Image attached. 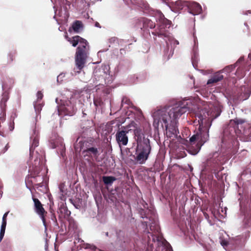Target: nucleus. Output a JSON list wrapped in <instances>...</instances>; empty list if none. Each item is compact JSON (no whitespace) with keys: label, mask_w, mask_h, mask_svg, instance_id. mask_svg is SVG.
Returning <instances> with one entry per match:
<instances>
[{"label":"nucleus","mask_w":251,"mask_h":251,"mask_svg":"<svg viewBox=\"0 0 251 251\" xmlns=\"http://www.w3.org/2000/svg\"><path fill=\"white\" fill-rule=\"evenodd\" d=\"M187 110L188 107L185 105H182L181 102L174 106L161 108L153 114L154 123L157 121L158 124L160 123L170 137L173 135H177L178 133L177 119Z\"/></svg>","instance_id":"obj_1"},{"label":"nucleus","mask_w":251,"mask_h":251,"mask_svg":"<svg viewBox=\"0 0 251 251\" xmlns=\"http://www.w3.org/2000/svg\"><path fill=\"white\" fill-rule=\"evenodd\" d=\"M66 39L73 47H75L78 45L75 54L76 66V71H75L79 73L84 68L89 53V43L86 39L78 35H75L72 37L66 36Z\"/></svg>","instance_id":"obj_2"},{"label":"nucleus","mask_w":251,"mask_h":251,"mask_svg":"<svg viewBox=\"0 0 251 251\" xmlns=\"http://www.w3.org/2000/svg\"><path fill=\"white\" fill-rule=\"evenodd\" d=\"M151 143L137 145L136 149L135 160L139 164H143L148 159L151 152Z\"/></svg>","instance_id":"obj_3"},{"label":"nucleus","mask_w":251,"mask_h":251,"mask_svg":"<svg viewBox=\"0 0 251 251\" xmlns=\"http://www.w3.org/2000/svg\"><path fill=\"white\" fill-rule=\"evenodd\" d=\"M94 78L97 81L104 82V84L108 85L113 81L112 75L110 74L109 69L106 66L96 68L94 72Z\"/></svg>","instance_id":"obj_4"},{"label":"nucleus","mask_w":251,"mask_h":251,"mask_svg":"<svg viewBox=\"0 0 251 251\" xmlns=\"http://www.w3.org/2000/svg\"><path fill=\"white\" fill-rule=\"evenodd\" d=\"M171 22L166 18L161 19L157 28L152 34L154 36L162 38H170V32L168 29L170 27Z\"/></svg>","instance_id":"obj_5"},{"label":"nucleus","mask_w":251,"mask_h":251,"mask_svg":"<svg viewBox=\"0 0 251 251\" xmlns=\"http://www.w3.org/2000/svg\"><path fill=\"white\" fill-rule=\"evenodd\" d=\"M13 80L11 79H7L5 80L2 84V89L4 91L2 95V98L0 101V107L1 108V112L2 113V116H5V108L6 106V102L9 99V91L12 87Z\"/></svg>","instance_id":"obj_6"},{"label":"nucleus","mask_w":251,"mask_h":251,"mask_svg":"<svg viewBox=\"0 0 251 251\" xmlns=\"http://www.w3.org/2000/svg\"><path fill=\"white\" fill-rule=\"evenodd\" d=\"M128 126L129 127H134L133 131L134 139L136 141L137 145L150 143V139L148 137H146L142 129L139 127L136 123L134 122H132L128 125Z\"/></svg>","instance_id":"obj_7"},{"label":"nucleus","mask_w":251,"mask_h":251,"mask_svg":"<svg viewBox=\"0 0 251 251\" xmlns=\"http://www.w3.org/2000/svg\"><path fill=\"white\" fill-rule=\"evenodd\" d=\"M128 126H122L117 131L115 135L116 140L119 146H126L127 144L128 138L127 134L131 130L128 129Z\"/></svg>","instance_id":"obj_8"},{"label":"nucleus","mask_w":251,"mask_h":251,"mask_svg":"<svg viewBox=\"0 0 251 251\" xmlns=\"http://www.w3.org/2000/svg\"><path fill=\"white\" fill-rule=\"evenodd\" d=\"M32 199L34 202V210L41 218L43 225L45 226H46L47 224L45 217L47 212L45 211L43 206V204L38 199L33 197Z\"/></svg>","instance_id":"obj_9"},{"label":"nucleus","mask_w":251,"mask_h":251,"mask_svg":"<svg viewBox=\"0 0 251 251\" xmlns=\"http://www.w3.org/2000/svg\"><path fill=\"white\" fill-rule=\"evenodd\" d=\"M75 111V106L70 101L67 102L66 104L60 106L58 108V112L59 113L62 112L66 115H73Z\"/></svg>","instance_id":"obj_10"},{"label":"nucleus","mask_w":251,"mask_h":251,"mask_svg":"<svg viewBox=\"0 0 251 251\" xmlns=\"http://www.w3.org/2000/svg\"><path fill=\"white\" fill-rule=\"evenodd\" d=\"M82 153L84 156L89 157H98L99 155L98 149L94 147H87V149L83 150Z\"/></svg>","instance_id":"obj_11"},{"label":"nucleus","mask_w":251,"mask_h":251,"mask_svg":"<svg viewBox=\"0 0 251 251\" xmlns=\"http://www.w3.org/2000/svg\"><path fill=\"white\" fill-rule=\"evenodd\" d=\"M197 134H199V149L200 150L201 147L208 140L209 134L206 129L200 130Z\"/></svg>","instance_id":"obj_12"},{"label":"nucleus","mask_w":251,"mask_h":251,"mask_svg":"<svg viewBox=\"0 0 251 251\" xmlns=\"http://www.w3.org/2000/svg\"><path fill=\"white\" fill-rule=\"evenodd\" d=\"M139 22L142 23L143 30H145L148 28L152 29L155 27V24L147 18H141Z\"/></svg>","instance_id":"obj_13"},{"label":"nucleus","mask_w":251,"mask_h":251,"mask_svg":"<svg viewBox=\"0 0 251 251\" xmlns=\"http://www.w3.org/2000/svg\"><path fill=\"white\" fill-rule=\"evenodd\" d=\"M223 78V75L220 72H217L208 80L207 84L209 85L212 83H217L222 80Z\"/></svg>","instance_id":"obj_14"},{"label":"nucleus","mask_w":251,"mask_h":251,"mask_svg":"<svg viewBox=\"0 0 251 251\" xmlns=\"http://www.w3.org/2000/svg\"><path fill=\"white\" fill-rule=\"evenodd\" d=\"M83 27V24L80 21H75L72 25V28L75 33H78L81 31Z\"/></svg>","instance_id":"obj_15"},{"label":"nucleus","mask_w":251,"mask_h":251,"mask_svg":"<svg viewBox=\"0 0 251 251\" xmlns=\"http://www.w3.org/2000/svg\"><path fill=\"white\" fill-rule=\"evenodd\" d=\"M17 51L15 50L10 51L7 56L6 64H11L16 58Z\"/></svg>","instance_id":"obj_16"},{"label":"nucleus","mask_w":251,"mask_h":251,"mask_svg":"<svg viewBox=\"0 0 251 251\" xmlns=\"http://www.w3.org/2000/svg\"><path fill=\"white\" fill-rule=\"evenodd\" d=\"M102 180L104 184L106 185L111 184L115 180L116 178L112 176H104Z\"/></svg>","instance_id":"obj_17"},{"label":"nucleus","mask_w":251,"mask_h":251,"mask_svg":"<svg viewBox=\"0 0 251 251\" xmlns=\"http://www.w3.org/2000/svg\"><path fill=\"white\" fill-rule=\"evenodd\" d=\"M190 144L192 145L196 144L199 149V134L193 135L189 139Z\"/></svg>","instance_id":"obj_18"},{"label":"nucleus","mask_w":251,"mask_h":251,"mask_svg":"<svg viewBox=\"0 0 251 251\" xmlns=\"http://www.w3.org/2000/svg\"><path fill=\"white\" fill-rule=\"evenodd\" d=\"M59 210L62 214H64V216H69L71 214L70 211H69L67 207L63 204L60 206Z\"/></svg>","instance_id":"obj_19"},{"label":"nucleus","mask_w":251,"mask_h":251,"mask_svg":"<svg viewBox=\"0 0 251 251\" xmlns=\"http://www.w3.org/2000/svg\"><path fill=\"white\" fill-rule=\"evenodd\" d=\"M40 171H41L40 168L36 166L35 169L34 170V171L32 172L30 174L31 177L33 178L34 179H36V177L38 176H39L38 175L40 173ZM35 181L36 182H38V181L37 180H35Z\"/></svg>","instance_id":"obj_20"},{"label":"nucleus","mask_w":251,"mask_h":251,"mask_svg":"<svg viewBox=\"0 0 251 251\" xmlns=\"http://www.w3.org/2000/svg\"><path fill=\"white\" fill-rule=\"evenodd\" d=\"M39 145V140L36 137H35L32 142L31 145L30 147V153L31 154L32 152L33 151L35 148L38 146Z\"/></svg>","instance_id":"obj_21"},{"label":"nucleus","mask_w":251,"mask_h":251,"mask_svg":"<svg viewBox=\"0 0 251 251\" xmlns=\"http://www.w3.org/2000/svg\"><path fill=\"white\" fill-rule=\"evenodd\" d=\"M154 167L155 170L157 172L163 170V165L160 161H156Z\"/></svg>","instance_id":"obj_22"},{"label":"nucleus","mask_w":251,"mask_h":251,"mask_svg":"<svg viewBox=\"0 0 251 251\" xmlns=\"http://www.w3.org/2000/svg\"><path fill=\"white\" fill-rule=\"evenodd\" d=\"M243 123V120L235 119L233 120H230V125L233 126L234 128L237 127L239 124H242Z\"/></svg>","instance_id":"obj_23"},{"label":"nucleus","mask_w":251,"mask_h":251,"mask_svg":"<svg viewBox=\"0 0 251 251\" xmlns=\"http://www.w3.org/2000/svg\"><path fill=\"white\" fill-rule=\"evenodd\" d=\"M176 4L179 8L182 9L184 6H189L188 2L183 0H177L176 1Z\"/></svg>","instance_id":"obj_24"},{"label":"nucleus","mask_w":251,"mask_h":251,"mask_svg":"<svg viewBox=\"0 0 251 251\" xmlns=\"http://www.w3.org/2000/svg\"><path fill=\"white\" fill-rule=\"evenodd\" d=\"M6 224H2L0 228V241H1L2 238H3L5 230L6 228Z\"/></svg>","instance_id":"obj_25"},{"label":"nucleus","mask_w":251,"mask_h":251,"mask_svg":"<svg viewBox=\"0 0 251 251\" xmlns=\"http://www.w3.org/2000/svg\"><path fill=\"white\" fill-rule=\"evenodd\" d=\"M191 6L195 9L196 13H200L201 10V6L198 3H193Z\"/></svg>","instance_id":"obj_26"},{"label":"nucleus","mask_w":251,"mask_h":251,"mask_svg":"<svg viewBox=\"0 0 251 251\" xmlns=\"http://www.w3.org/2000/svg\"><path fill=\"white\" fill-rule=\"evenodd\" d=\"M59 189H60V196H59L60 199L61 201H65L66 199L67 193L63 191L62 188L61 187V186L59 187Z\"/></svg>","instance_id":"obj_27"},{"label":"nucleus","mask_w":251,"mask_h":251,"mask_svg":"<svg viewBox=\"0 0 251 251\" xmlns=\"http://www.w3.org/2000/svg\"><path fill=\"white\" fill-rule=\"evenodd\" d=\"M124 104H126L128 106H130L132 103L128 98L124 97L122 100L121 106H123Z\"/></svg>","instance_id":"obj_28"},{"label":"nucleus","mask_w":251,"mask_h":251,"mask_svg":"<svg viewBox=\"0 0 251 251\" xmlns=\"http://www.w3.org/2000/svg\"><path fill=\"white\" fill-rule=\"evenodd\" d=\"M102 103V101L100 98H95L94 99V104L96 107L100 106Z\"/></svg>","instance_id":"obj_29"},{"label":"nucleus","mask_w":251,"mask_h":251,"mask_svg":"<svg viewBox=\"0 0 251 251\" xmlns=\"http://www.w3.org/2000/svg\"><path fill=\"white\" fill-rule=\"evenodd\" d=\"M140 19H141V18L136 20L135 23V26H136L137 28H140L141 29H143L142 23H141L139 22Z\"/></svg>","instance_id":"obj_30"},{"label":"nucleus","mask_w":251,"mask_h":251,"mask_svg":"<svg viewBox=\"0 0 251 251\" xmlns=\"http://www.w3.org/2000/svg\"><path fill=\"white\" fill-rule=\"evenodd\" d=\"M87 147H93V145L92 144V143H91L88 141H85L83 143L82 146L81 147V149H83V150L85 149H87Z\"/></svg>","instance_id":"obj_31"},{"label":"nucleus","mask_w":251,"mask_h":251,"mask_svg":"<svg viewBox=\"0 0 251 251\" xmlns=\"http://www.w3.org/2000/svg\"><path fill=\"white\" fill-rule=\"evenodd\" d=\"M9 148V144H8V143H7L6 144V145L5 146L4 148L2 150H1L0 153L1 154V153H5L8 150Z\"/></svg>","instance_id":"obj_32"},{"label":"nucleus","mask_w":251,"mask_h":251,"mask_svg":"<svg viewBox=\"0 0 251 251\" xmlns=\"http://www.w3.org/2000/svg\"><path fill=\"white\" fill-rule=\"evenodd\" d=\"M9 212H7L3 215L2 217V224H7L6 218Z\"/></svg>","instance_id":"obj_33"},{"label":"nucleus","mask_w":251,"mask_h":251,"mask_svg":"<svg viewBox=\"0 0 251 251\" xmlns=\"http://www.w3.org/2000/svg\"><path fill=\"white\" fill-rule=\"evenodd\" d=\"M51 219L53 221L55 224H57V219L54 213L51 214Z\"/></svg>","instance_id":"obj_34"},{"label":"nucleus","mask_w":251,"mask_h":251,"mask_svg":"<svg viewBox=\"0 0 251 251\" xmlns=\"http://www.w3.org/2000/svg\"><path fill=\"white\" fill-rule=\"evenodd\" d=\"M14 128V120H12L11 122L9 124V129L10 131H12Z\"/></svg>","instance_id":"obj_35"},{"label":"nucleus","mask_w":251,"mask_h":251,"mask_svg":"<svg viewBox=\"0 0 251 251\" xmlns=\"http://www.w3.org/2000/svg\"><path fill=\"white\" fill-rule=\"evenodd\" d=\"M37 97L38 99L41 100L43 98V95L41 91H38L37 93Z\"/></svg>","instance_id":"obj_36"},{"label":"nucleus","mask_w":251,"mask_h":251,"mask_svg":"<svg viewBox=\"0 0 251 251\" xmlns=\"http://www.w3.org/2000/svg\"><path fill=\"white\" fill-rule=\"evenodd\" d=\"M43 178L42 177H41L40 181H39V183L35 184V185H37L38 186L41 187V186H42V183H43Z\"/></svg>","instance_id":"obj_37"},{"label":"nucleus","mask_w":251,"mask_h":251,"mask_svg":"<svg viewBox=\"0 0 251 251\" xmlns=\"http://www.w3.org/2000/svg\"><path fill=\"white\" fill-rule=\"evenodd\" d=\"M116 244L117 245H119L121 247L123 248L124 247H125L126 246V243L119 242V243H116Z\"/></svg>","instance_id":"obj_38"},{"label":"nucleus","mask_w":251,"mask_h":251,"mask_svg":"<svg viewBox=\"0 0 251 251\" xmlns=\"http://www.w3.org/2000/svg\"><path fill=\"white\" fill-rule=\"evenodd\" d=\"M221 114V111H219L218 110L217 111V113L216 114L215 116H214L213 119H215L217 117H218Z\"/></svg>","instance_id":"obj_39"},{"label":"nucleus","mask_w":251,"mask_h":251,"mask_svg":"<svg viewBox=\"0 0 251 251\" xmlns=\"http://www.w3.org/2000/svg\"><path fill=\"white\" fill-rule=\"evenodd\" d=\"M120 53L121 54H123V53H125L126 52V50H125L124 49H120Z\"/></svg>","instance_id":"obj_40"},{"label":"nucleus","mask_w":251,"mask_h":251,"mask_svg":"<svg viewBox=\"0 0 251 251\" xmlns=\"http://www.w3.org/2000/svg\"><path fill=\"white\" fill-rule=\"evenodd\" d=\"M110 199H111V200L113 202H114V201H116V200H117V199H116V197H112V196H111V198H110Z\"/></svg>","instance_id":"obj_41"},{"label":"nucleus","mask_w":251,"mask_h":251,"mask_svg":"<svg viewBox=\"0 0 251 251\" xmlns=\"http://www.w3.org/2000/svg\"><path fill=\"white\" fill-rule=\"evenodd\" d=\"M95 26H97V27H100V24L99 23H98V22H96L95 23Z\"/></svg>","instance_id":"obj_42"},{"label":"nucleus","mask_w":251,"mask_h":251,"mask_svg":"<svg viewBox=\"0 0 251 251\" xmlns=\"http://www.w3.org/2000/svg\"><path fill=\"white\" fill-rule=\"evenodd\" d=\"M105 235H106V236H107V237H108V236H109V233H108V232H106L105 233Z\"/></svg>","instance_id":"obj_43"},{"label":"nucleus","mask_w":251,"mask_h":251,"mask_svg":"<svg viewBox=\"0 0 251 251\" xmlns=\"http://www.w3.org/2000/svg\"><path fill=\"white\" fill-rule=\"evenodd\" d=\"M249 57L251 59V53L249 54Z\"/></svg>","instance_id":"obj_44"},{"label":"nucleus","mask_w":251,"mask_h":251,"mask_svg":"<svg viewBox=\"0 0 251 251\" xmlns=\"http://www.w3.org/2000/svg\"><path fill=\"white\" fill-rule=\"evenodd\" d=\"M34 108H35V110H36V109H37V106L36 105H34Z\"/></svg>","instance_id":"obj_45"},{"label":"nucleus","mask_w":251,"mask_h":251,"mask_svg":"<svg viewBox=\"0 0 251 251\" xmlns=\"http://www.w3.org/2000/svg\"><path fill=\"white\" fill-rule=\"evenodd\" d=\"M83 115H86L85 113H84V112H83Z\"/></svg>","instance_id":"obj_46"},{"label":"nucleus","mask_w":251,"mask_h":251,"mask_svg":"<svg viewBox=\"0 0 251 251\" xmlns=\"http://www.w3.org/2000/svg\"><path fill=\"white\" fill-rule=\"evenodd\" d=\"M229 67H231V68H232V66H231L230 67H228V68Z\"/></svg>","instance_id":"obj_47"},{"label":"nucleus","mask_w":251,"mask_h":251,"mask_svg":"<svg viewBox=\"0 0 251 251\" xmlns=\"http://www.w3.org/2000/svg\"><path fill=\"white\" fill-rule=\"evenodd\" d=\"M124 1H127V0H124Z\"/></svg>","instance_id":"obj_48"}]
</instances>
